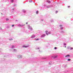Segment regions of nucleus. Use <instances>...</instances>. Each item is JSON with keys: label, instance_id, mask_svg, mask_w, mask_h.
I'll list each match as a JSON object with an SVG mask.
<instances>
[{"label": "nucleus", "instance_id": "f257e3e1", "mask_svg": "<svg viewBox=\"0 0 73 73\" xmlns=\"http://www.w3.org/2000/svg\"><path fill=\"white\" fill-rule=\"evenodd\" d=\"M45 32L46 33V34L47 35V36H48L49 34H50V32H48V31H45Z\"/></svg>", "mask_w": 73, "mask_h": 73}, {"label": "nucleus", "instance_id": "f03ea898", "mask_svg": "<svg viewBox=\"0 0 73 73\" xmlns=\"http://www.w3.org/2000/svg\"><path fill=\"white\" fill-rule=\"evenodd\" d=\"M21 55H19L17 56V57L18 58H21Z\"/></svg>", "mask_w": 73, "mask_h": 73}, {"label": "nucleus", "instance_id": "7ed1b4c3", "mask_svg": "<svg viewBox=\"0 0 73 73\" xmlns=\"http://www.w3.org/2000/svg\"><path fill=\"white\" fill-rule=\"evenodd\" d=\"M29 29L30 31H32V28L31 27H29Z\"/></svg>", "mask_w": 73, "mask_h": 73}, {"label": "nucleus", "instance_id": "20e7f679", "mask_svg": "<svg viewBox=\"0 0 73 73\" xmlns=\"http://www.w3.org/2000/svg\"><path fill=\"white\" fill-rule=\"evenodd\" d=\"M45 36H46L45 34H43L41 36V37H45Z\"/></svg>", "mask_w": 73, "mask_h": 73}, {"label": "nucleus", "instance_id": "39448f33", "mask_svg": "<svg viewBox=\"0 0 73 73\" xmlns=\"http://www.w3.org/2000/svg\"><path fill=\"white\" fill-rule=\"evenodd\" d=\"M35 35H33L32 36V38H35Z\"/></svg>", "mask_w": 73, "mask_h": 73}, {"label": "nucleus", "instance_id": "423d86ee", "mask_svg": "<svg viewBox=\"0 0 73 73\" xmlns=\"http://www.w3.org/2000/svg\"><path fill=\"white\" fill-rule=\"evenodd\" d=\"M28 46H23V48H27Z\"/></svg>", "mask_w": 73, "mask_h": 73}, {"label": "nucleus", "instance_id": "0eeeda50", "mask_svg": "<svg viewBox=\"0 0 73 73\" xmlns=\"http://www.w3.org/2000/svg\"><path fill=\"white\" fill-rule=\"evenodd\" d=\"M69 56H70V55H66L65 56V57H69Z\"/></svg>", "mask_w": 73, "mask_h": 73}, {"label": "nucleus", "instance_id": "6e6552de", "mask_svg": "<svg viewBox=\"0 0 73 73\" xmlns=\"http://www.w3.org/2000/svg\"><path fill=\"white\" fill-rule=\"evenodd\" d=\"M6 21H8L9 20V19H8V18H6Z\"/></svg>", "mask_w": 73, "mask_h": 73}, {"label": "nucleus", "instance_id": "1a4fd4ad", "mask_svg": "<svg viewBox=\"0 0 73 73\" xmlns=\"http://www.w3.org/2000/svg\"><path fill=\"white\" fill-rule=\"evenodd\" d=\"M47 2H48V3H50V1H47Z\"/></svg>", "mask_w": 73, "mask_h": 73}, {"label": "nucleus", "instance_id": "9d476101", "mask_svg": "<svg viewBox=\"0 0 73 73\" xmlns=\"http://www.w3.org/2000/svg\"><path fill=\"white\" fill-rule=\"evenodd\" d=\"M38 11H37L36 12V14H38Z\"/></svg>", "mask_w": 73, "mask_h": 73}, {"label": "nucleus", "instance_id": "9b49d317", "mask_svg": "<svg viewBox=\"0 0 73 73\" xmlns=\"http://www.w3.org/2000/svg\"><path fill=\"white\" fill-rule=\"evenodd\" d=\"M70 59H68V61H70Z\"/></svg>", "mask_w": 73, "mask_h": 73}, {"label": "nucleus", "instance_id": "f8f14e48", "mask_svg": "<svg viewBox=\"0 0 73 73\" xmlns=\"http://www.w3.org/2000/svg\"><path fill=\"white\" fill-rule=\"evenodd\" d=\"M9 40H10V41L11 40H13V39H12V38L10 39H9Z\"/></svg>", "mask_w": 73, "mask_h": 73}, {"label": "nucleus", "instance_id": "ddd939ff", "mask_svg": "<svg viewBox=\"0 0 73 73\" xmlns=\"http://www.w3.org/2000/svg\"><path fill=\"white\" fill-rule=\"evenodd\" d=\"M59 27H62V25H60Z\"/></svg>", "mask_w": 73, "mask_h": 73}, {"label": "nucleus", "instance_id": "4468645a", "mask_svg": "<svg viewBox=\"0 0 73 73\" xmlns=\"http://www.w3.org/2000/svg\"><path fill=\"white\" fill-rule=\"evenodd\" d=\"M64 45L66 46V43H65L64 44Z\"/></svg>", "mask_w": 73, "mask_h": 73}, {"label": "nucleus", "instance_id": "2eb2a0df", "mask_svg": "<svg viewBox=\"0 0 73 73\" xmlns=\"http://www.w3.org/2000/svg\"><path fill=\"white\" fill-rule=\"evenodd\" d=\"M54 49H57V47H55L54 48Z\"/></svg>", "mask_w": 73, "mask_h": 73}, {"label": "nucleus", "instance_id": "dca6fc26", "mask_svg": "<svg viewBox=\"0 0 73 73\" xmlns=\"http://www.w3.org/2000/svg\"><path fill=\"white\" fill-rule=\"evenodd\" d=\"M70 49L71 50V49H73V48L72 47H71L70 48Z\"/></svg>", "mask_w": 73, "mask_h": 73}, {"label": "nucleus", "instance_id": "f3484780", "mask_svg": "<svg viewBox=\"0 0 73 73\" xmlns=\"http://www.w3.org/2000/svg\"><path fill=\"white\" fill-rule=\"evenodd\" d=\"M14 47H15V46H12V48H14Z\"/></svg>", "mask_w": 73, "mask_h": 73}, {"label": "nucleus", "instance_id": "a211bd4d", "mask_svg": "<svg viewBox=\"0 0 73 73\" xmlns=\"http://www.w3.org/2000/svg\"><path fill=\"white\" fill-rule=\"evenodd\" d=\"M61 29H63V27H61Z\"/></svg>", "mask_w": 73, "mask_h": 73}, {"label": "nucleus", "instance_id": "6ab92c4d", "mask_svg": "<svg viewBox=\"0 0 73 73\" xmlns=\"http://www.w3.org/2000/svg\"><path fill=\"white\" fill-rule=\"evenodd\" d=\"M31 1H32V0H30L29 1V2H31Z\"/></svg>", "mask_w": 73, "mask_h": 73}, {"label": "nucleus", "instance_id": "aec40b11", "mask_svg": "<svg viewBox=\"0 0 73 73\" xmlns=\"http://www.w3.org/2000/svg\"><path fill=\"white\" fill-rule=\"evenodd\" d=\"M39 40V39L38 38H37L36 39V40Z\"/></svg>", "mask_w": 73, "mask_h": 73}, {"label": "nucleus", "instance_id": "412c9836", "mask_svg": "<svg viewBox=\"0 0 73 73\" xmlns=\"http://www.w3.org/2000/svg\"><path fill=\"white\" fill-rule=\"evenodd\" d=\"M11 2H13V0H11Z\"/></svg>", "mask_w": 73, "mask_h": 73}, {"label": "nucleus", "instance_id": "4be33fe9", "mask_svg": "<svg viewBox=\"0 0 73 73\" xmlns=\"http://www.w3.org/2000/svg\"><path fill=\"white\" fill-rule=\"evenodd\" d=\"M12 27H14V25H12Z\"/></svg>", "mask_w": 73, "mask_h": 73}, {"label": "nucleus", "instance_id": "5701e85b", "mask_svg": "<svg viewBox=\"0 0 73 73\" xmlns=\"http://www.w3.org/2000/svg\"><path fill=\"white\" fill-rule=\"evenodd\" d=\"M26 24H28V22H27L26 23Z\"/></svg>", "mask_w": 73, "mask_h": 73}, {"label": "nucleus", "instance_id": "b1692460", "mask_svg": "<svg viewBox=\"0 0 73 73\" xmlns=\"http://www.w3.org/2000/svg\"><path fill=\"white\" fill-rule=\"evenodd\" d=\"M14 50L16 51V49H14Z\"/></svg>", "mask_w": 73, "mask_h": 73}, {"label": "nucleus", "instance_id": "393cba45", "mask_svg": "<svg viewBox=\"0 0 73 73\" xmlns=\"http://www.w3.org/2000/svg\"><path fill=\"white\" fill-rule=\"evenodd\" d=\"M68 8H69V7H70V6H68Z\"/></svg>", "mask_w": 73, "mask_h": 73}, {"label": "nucleus", "instance_id": "a878e982", "mask_svg": "<svg viewBox=\"0 0 73 73\" xmlns=\"http://www.w3.org/2000/svg\"><path fill=\"white\" fill-rule=\"evenodd\" d=\"M56 57H57L56 56H55V58H56Z\"/></svg>", "mask_w": 73, "mask_h": 73}, {"label": "nucleus", "instance_id": "bb28decb", "mask_svg": "<svg viewBox=\"0 0 73 73\" xmlns=\"http://www.w3.org/2000/svg\"><path fill=\"white\" fill-rule=\"evenodd\" d=\"M64 47H65V48H66V46H65Z\"/></svg>", "mask_w": 73, "mask_h": 73}, {"label": "nucleus", "instance_id": "cd10ccee", "mask_svg": "<svg viewBox=\"0 0 73 73\" xmlns=\"http://www.w3.org/2000/svg\"><path fill=\"white\" fill-rule=\"evenodd\" d=\"M56 12H58V11H57Z\"/></svg>", "mask_w": 73, "mask_h": 73}, {"label": "nucleus", "instance_id": "c85d7f7f", "mask_svg": "<svg viewBox=\"0 0 73 73\" xmlns=\"http://www.w3.org/2000/svg\"><path fill=\"white\" fill-rule=\"evenodd\" d=\"M49 63L50 64V63Z\"/></svg>", "mask_w": 73, "mask_h": 73}, {"label": "nucleus", "instance_id": "c756f323", "mask_svg": "<svg viewBox=\"0 0 73 73\" xmlns=\"http://www.w3.org/2000/svg\"><path fill=\"white\" fill-rule=\"evenodd\" d=\"M21 26H23V25H21Z\"/></svg>", "mask_w": 73, "mask_h": 73}, {"label": "nucleus", "instance_id": "7c9ffc66", "mask_svg": "<svg viewBox=\"0 0 73 73\" xmlns=\"http://www.w3.org/2000/svg\"><path fill=\"white\" fill-rule=\"evenodd\" d=\"M1 14H2V13H1Z\"/></svg>", "mask_w": 73, "mask_h": 73}]
</instances>
